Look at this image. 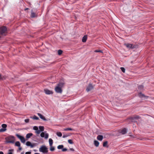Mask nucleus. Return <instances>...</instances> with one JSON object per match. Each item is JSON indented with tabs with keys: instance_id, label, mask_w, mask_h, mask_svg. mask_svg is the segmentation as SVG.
<instances>
[{
	"instance_id": "obj_31",
	"label": "nucleus",
	"mask_w": 154,
	"mask_h": 154,
	"mask_svg": "<svg viewBox=\"0 0 154 154\" xmlns=\"http://www.w3.org/2000/svg\"><path fill=\"white\" fill-rule=\"evenodd\" d=\"M2 127L3 128H6L7 127V125L5 124H2Z\"/></svg>"
},
{
	"instance_id": "obj_9",
	"label": "nucleus",
	"mask_w": 154,
	"mask_h": 154,
	"mask_svg": "<svg viewBox=\"0 0 154 154\" xmlns=\"http://www.w3.org/2000/svg\"><path fill=\"white\" fill-rule=\"evenodd\" d=\"M93 86L91 84H89L86 89L87 91L88 92L93 88Z\"/></svg>"
},
{
	"instance_id": "obj_23",
	"label": "nucleus",
	"mask_w": 154,
	"mask_h": 154,
	"mask_svg": "<svg viewBox=\"0 0 154 154\" xmlns=\"http://www.w3.org/2000/svg\"><path fill=\"white\" fill-rule=\"evenodd\" d=\"M68 130L74 131V130L73 129H72L71 128H65L64 129V131H67Z\"/></svg>"
},
{
	"instance_id": "obj_6",
	"label": "nucleus",
	"mask_w": 154,
	"mask_h": 154,
	"mask_svg": "<svg viewBox=\"0 0 154 154\" xmlns=\"http://www.w3.org/2000/svg\"><path fill=\"white\" fill-rule=\"evenodd\" d=\"M124 45L129 48L133 49L135 48V45L131 44L126 43L124 44Z\"/></svg>"
},
{
	"instance_id": "obj_8",
	"label": "nucleus",
	"mask_w": 154,
	"mask_h": 154,
	"mask_svg": "<svg viewBox=\"0 0 154 154\" xmlns=\"http://www.w3.org/2000/svg\"><path fill=\"white\" fill-rule=\"evenodd\" d=\"M44 91L47 94H53V92L52 91H50L48 89H44Z\"/></svg>"
},
{
	"instance_id": "obj_41",
	"label": "nucleus",
	"mask_w": 154,
	"mask_h": 154,
	"mask_svg": "<svg viewBox=\"0 0 154 154\" xmlns=\"http://www.w3.org/2000/svg\"><path fill=\"white\" fill-rule=\"evenodd\" d=\"M31 153V152H26L25 154H30Z\"/></svg>"
},
{
	"instance_id": "obj_26",
	"label": "nucleus",
	"mask_w": 154,
	"mask_h": 154,
	"mask_svg": "<svg viewBox=\"0 0 154 154\" xmlns=\"http://www.w3.org/2000/svg\"><path fill=\"white\" fill-rule=\"evenodd\" d=\"M31 17L33 18L34 17H36V15L33 12H32L31 13Z\"/></svg>"
},
{
	"instance_id": "obj_49",
	"label": "nucleus",
	"mask_w": 154,
	"mask_h": 154,
	"mask_svg": "<svg viewBox=\"0 0 154 154\" xmlns=\"http://www.w3.org/2000/svg\"><path fill=\"white\" fill-rule=\"evenodd\" d=\"M34 154H40L39 153H34Z\"/></svg>"
},
{
	"instance_id": "obj_1",
	"label": "nucleus",
	"mask_w": 154,
	"mask_h": 154,
	"mask_svg": "<svg viewBox=\"0 0 154 154\" xmlns=\"http://www.w3.org/2000/svg\"><path fill=\"white\" fill-rule=\"evenodd\" d=\"M64 85V83L62 82H60L55 88V91L58 93L61 94L62 92V88Z\"/></svg>"
},
{
	"instance_id": "obj_11",
	"label": "nucleus",
	"mask_w": 154,
	"mask_h": 154,
	"mask_svg": "<svg viewBox=\"0 0 154 154\" xmlns=\"http://www.w3.org/2000/svg\"><path fill=\"white\" fill-rule=\"evenodd\" d=\"M127 132V129L125 128H123L121 131L120 133L122 134H125Z\"/></svg>"
},
{
	"instance_id": "obj_12",
	"label": "nucleus",
	"mask_w": 154,
	"mask_h": 154,
	"mask_svg": "<svg viewBox=\"0 0 154 154\" xmlns=\"http://www.w3.org/2000/svg\"><path fill=\"white\" fill-rule=\"evenodd\" d=\"M37 114L41 119L45 121H46V119L45 118V117L42 116L41 114L40 113H38Z\"/></svg>"
},
{
	"instance_id": "obj_30",
	"label": "nucleus",
	"mask_w": 154,
	"mask_h": 154,
	"mask_svg": "<svg viewBox=\"0 0 154 154\" xmlns=\"http://www.w3.org/2000/svg\"><path fill=\"white\" fill-rule=\"evenodd\" d=\"M50 150L51 151H54L55 149V148L54 147L52 146H50Z\"/></svg>"
},
{
	"instance_id": "obj_3",
	"label": "nucleus",
	"mask_w": 154,
	"mask_h": 154,
	"mask_svg": "<svg viewBox=\"0 0 154 154\" xmlns=\"http://www.w3.org/2000/svg\"><path fill=\"white\" fill-rule=\"evenodd\" d=\"M39 151L44 153H47L48 152V149L45 146H42L39 148Z\"/></svg>"
},
{
	"instance_id": "obj_37",
	"label": "nucleus",
	"mask_w": 154,
	"mask_h": 154,
	"mask_svg": "<svg viewBox=\"0 0 154 154\" xmlns=\"http://www.w3.org/2000/svg\"><path fill=\"white\" fill-rule=\"evenodd\" d=\"M41 132V131L38 129V130H37L36 131H35V132L37 134H39Z\"/></svg>"
},
{
	"instance_id": "obj_32",
	"label": "nucleus",
	"mask_w": 154,
	"mask_h": 154,
	"mask_svg": "<svg viewBox=\"0 0 154 154\" xmlns=\"http://www.w3.org/2000/svg\"><path fill=\"white\" fill-rule=\"evenodd\" d=\"M63 51L60 50H59L58 51V54L59 55H61Z\"/></svg>"
},
{
	"instance_id": "obj_7",
	"label": "nucleus",
	"mask_w": 154,
	"mask_h": 154,
	"mask_svg": "<svg viewBox=\"0 0 154 154\" xmlns=\"http://www.w3.org/2000/svg\"><path fill=\"white\" fill-rule=\"evenodd\" d=\"M40 136L42 137H44L45 139H47L48 137V133L45 134L44 132H42Z\"/></svg>"
},
{
	"instance_id": "obj_16",
	"label": "nucleus",
	"mask_w": 154,
	"mask_h": 154,
	"mask_svg": "<svg viewBox=\"0 0 154 154\" xmlns=\"http://www.w3.org/2000/svg\"><path fill=\"white\" fill-rule=\"evenodd\" d=\"M87 39V35H84L82 38V41L83 42H85L86 41Z\"/></svg>"
},
{
	"instance_id": "obj_15",
	"label": "nucleus",
	"mask_w": 154,
	"mask_h": 154,
	"mask_svg": "<svg viewBox=\"0 0 154 154\" xmlns=\"http://www.w3.org/2000/svg\"><path fill=\"white\" fill-rule=\"evenodd\" d=\"M33 135V134L32 133H29L27 134L26 135V137L27 139H29Z\"/></svg>"
},
{
	"instance_id": "obj_40",
	"label": "nucleus",
	"mask_w": 154,
	"mask_h": 154,
	"mask_svg": "<svg viewBox=\"0 0 154 154\" xmlns=\"http://www.w3.org/2000/svg\"><path fill=\"white\" fill-rule=\"evenodd\" d=\"M12 151V150H9V152L8 153V154H12V152H11Z\"/></svg>"
},
{
	"instance_id": "obj_27",
	"label": "nucleus",
	"mask_w": 154,
	"mask_h": 154,
	"mask_svg": "<svg viewBox=\"0 0 154 154\" xmlns=\"http://www.w3.org/2000/svg\"><path fill=\"white\" fill-rule=\"evenodd\" d=\"M57 136L59 137H61L62 136V134L61 132H58L57 133Z\"/></svg>"
},
{
	"instance_id": "obj_36",
	"label": "nucleus",
	"mask_w": 154,
	"mask_h": 154,
	"mask_svg": "<svg viewBox=\"0 0 154 154\" xmlns=\"http://www.w3.org/2000/svg\"><path fill=\"white\" fill-rule=\"evenodd\" d=\"M68 142L70 144H72L73 143V142H72V140L71 139L69 140H68Z\"/></svg>"
},
{
	"instance_id": "obj_22",
	"label": "nucleus",
	"mask_w": 154,
	"mask_h": 154,
	"mask_svg": "<svg viewBox=\"0 0 154 154\" xmlns=\"http://www.w3.org/2000/svg\"><path fill=\"white\" fill-rule=\"evenodd\" d=\"M39 130L41 131H44V126H39Z\"/></svg>"
},
{
	"instance_id": "obj_19",
	"label": "nucleus",
	"mask_w": 154,
	"mask_h": 154,
	"mask_svg": "<svg viewBox=\"0 0 154 154\" xmlns=\"http://www.w3.org/2000/svg\"><path fill=\"white\" fill-rule=\"evenodd\" d=\"M49 142L50 146H51L53 143V140L51 138H50L49 139Z\"/></svg>"
},
{
	"instance_id": "obj_35",
	"label": "nucleus",
	"mask_w": 154,
	"mask_h": 154,
	"mask_svg": "<svg viewBox=\"0 0 154 154\" xmlns=\"http://www.w3.org/2000/svg\"><path fill=\"white\" fill-rule=\"evenodd\" d=\"M38 128L37 126H34L33 127V129L36 131L38 130Z\"/></svg>"
},
{
	"instance_id": "obj_2",
	"label": "nucleus",
	"mask_w": 154,
	"mask_h": 154,
	"mask_svg": "<svg viewBox=\"0 0 154 154\" xmlns=\"http://www.w3.org/2000/svg\"><path fill=\"white\" fill-rule=\"evenodd\" d=\"M6 143H14L15 140V137L11 135L5 138Z\"/></svg>"
},
{
	"instance_id": "obj_14",
	"label": "nucleus",
	"mask_w": 154,
	"mask_h": 154,
	"mask_svg": "<svg viewBox=\"0 0 154 154\" xmlns=\"http://www.w3.org/2000/svg\"><path fill=\"white\" fill-rule=\"evenodd\" d=\"M138 95L139 97L141 98L143 97H146L144 94H142L141 92L139 93L138 94Z\"/></svg>"
},
{
	"instance_id": "obj_20",
	"label": "nucleus",
	"mask_w": 154,
	"mask_h": 154,
	"mask_svg": "<svg viewBox=\"0 0 154 154\" xmlns=\"http://www.w3.org/2000/svg\"><path fill=\"white\" fill-rule=\"evenodd\" d=\"M30 118L35 120H38L39 118L36 116L34 115L33 117H31Z\"/></svg>"
},
{
	"instance_id": "obj_48",
	"label": "nucleus",
	"mask_w": 154,
	"mask_h": 154,
	"mask_svg": "<svg viewBox=\"0 0 154 154\" xmlns=\"http://www.w3.org/2000/svg\"><path fill=\"white\" fill-rule=\"evenodd\" d=\"M2 79V78H1V75L0 74V79Z\"/></svg>"
},
{
	"instance_id": "obj_24",
	"label": "nucleus",
	"mask_w": 154,
	"mask_h": 154,
	"mask_svg": "<svg viewBox=\"0 0 154 154\" xmlns=\"http://www.w3.org/2000/svg\"><path fill=\"white\" fill-rule=\"evenodd\" d=\"M63 148V145H59L58 146L57 148L58 149H62Z\"/></svg>"
},
{
	"instance_id": "obj_13",
	"label": "nucleus",
	"mask_w": 154,
	"mask_h": 154,
	"mask_svg": "<svg viewBox=\"0 0 154 154\" xmlns=\"http://www.w3.org/2000/svg\"><path fill=\"white\" fill-rule=\"evenodd\" d=\"M103 138V137L102 135H98L97 137V139L99 141H102Z\"/></svg>"
},
{
	"instance_id": "obj_4",
	"label": "nucleus",
	"mask_w": 154,
	"mask_h": 154,
	"mask_svg": "<svg viewBox=\"0 0 154 154\" xmlns=\"http://www.w3.org/2000/svg\"><path fill=\"white\" fill-rule=\"evenodd\" d=\"M7 29L6 26H3L0 28V33L2 35H5Z\"/></svg>"
},
{
	"instance_id": "obj_33",
	"label": "nucleus",
	"mask_w": 154,
	"mask_h": 154,
	"mask_svg": "<svg viewBox=\"0 0 154 154\" xmlns=\"http://www.w3.org/2000/svg\"><path fill=\"white\" fill-rule=\"evenodd\" d=\"M94 51L95 52H101L102 53H103V52L102 51L98 50H95Z\"/></svg>"
},
{
	"instance_id": "obj_5",
	"label": "nucleus",
	"mask_w": 154,
	"mask_h": 154,
	"mask_svg": "<svg viewBox=\"0 0 154 154\" xmlns=\"http://www.w3.org/2000/svg\"><path fill=\"white\" fill-rule=\"evenodd\" d=\"M16 135L19 139L20 140L21 142L23 143H25V138L23 137L22 136H20L18 134H16Z\"/></svg>"
},
{
	"instance_id": "obj_18",
	"label": "nucleus",
	"mask_w": 154,
	"mask_h": 154,
	"mask_svg": "<svg viewBox=\"0 0 154 154\" xmlns=\"http://www.w3.org/2000/svg\"><path fill=\"white\" fill-rule=\"evenodd\" d=\"M138 89L140 91H142L144 90L143 86L142 85H139L138 87Z\"/></svg>"
},
{
	"instance_id": "obj_50",
	"label": "nucleus",
	"mask_w": 154,
	"mask_h": 154,
	"mask_svg": "<svg viewBox=\"0 0 154 154\" xmlns=\"http://www.w3.org/2000/svg\"><path fill=\"white\" fill-rule=\"evenodd\" d=\"M24 154V153L23 152H21V154Z\"/></svg>"
},
{
	"instance_id": "obj_47",
	"label": "nucleus",
	"mask_w": 154,
	"mask_h": 154,
	"mask_svg": "<svg viewBox=\"0 0 154 154\" xmlns=\"http://www.w3.org/2000/svg\"><path fill=\"white\" fill-rule=\"evenodd\" d=\"M70 150L72 151H74V149L72 148H71V149H70Z\"/></svg>"
},
{
	"instance_id": "obj_29",
	"label": "nucleus",
	"mask_w": 154,
	"mask_h": 154,
	"mask_svg": "<svg viewBox=\"0 0 154 154\" xmlns=\"http://www.w3.org/2000/svg\"><path fill=\"white\" fill-rule=\"evenodd\" d=\"M108 142L106 141L103 143V147H106L107 144Z\"/></svg>"
},
{
	"instance_id": "obj_43",
	"label": "nucleus",
	"mask_w": 154,
	"mask_h": 154,
	"mask_svg": "<svg viewBox=\"0 0 154 154\" xmlns=\"http://www.w3.org/2000/svg\"><path fill=\"white\" fill-rule=\"evenodd\" d=\"M130 137H131L132 138H134V137L133 135H130Z\"/></svg>"
},
{
	"instance_id": "obj_45",
	"label": "nucleus",
	"mask_w": 154,
	"mask_h": 154,
	"mask_svg": "<svg viewBox=\"0 0 154 154\" xmlns=\"http://www.w3.org/2000/svg\"><path fill=\"white\" fill-rule=\"evenodd\" d=\"M20 147L19 148V150H21L22 149V148L21 147Z\"/></svg>"
},
{
	"instance_id": "obj_10",
	"label": "nucleus",
	"mask_w": 154,
	"mask_h": 154,
	"mask_svg": "<svg viewBox=\"0 0 154 154\" xmlns=\"http://www.w3.org/2000/svg\"><path fill=\"white\" fill-rule=\"evenodd\" d=\"M26 144L27 146H30L31 148H33L34 146H35L34 144H32L29 141L27 142Z\"/></svg>"
},
{
	"instance_id": "obj_44",
	"label": "nucleus",
	"mask_w": 154,
	"mask_h": 154,
	"mask_svg": "<svg viewBox=\"0 0 154 154\" xmlns=\"http://www.w3.org/2000/svg\"><path fill=\"white\" fill-rule=\"evenodd\" d=\"M0 154H4V153L2 152L1 151L0 152Z\"/></svg>"
},
{
	"instance_id": "obj_38",
	"label": "nucleus",
	"mask_w": 154,
	"mask_h": 154,
	"mask_svg": "<svg viewBox=\"0 0 154 154\" xmlns=\"http://www.w3.org/2000/svg\"><path fill=\"white\" fill-rule=\"evenodd\" d=\"M24 121L26 123H28L29 122V119H25Z\"/></svg>"
},
{
	"instance_id": "obj_25",
	"label": "nucleus",
	"mask_w": 154,
	"mask_h": 154,
	"mask_svg": "<svg viewBox=\"0 0 154 154\" xmlns=\"http://www.w3.org/2000/svg\"><path fill=\"white\" fill-rule=\"evenodd\" d=\"M15 145L18 147L20 146V143L19 141H17L15 143Z\"/></svg>"
},
{
	"instance_id": "obj_42",
	"label": "nucleus",
	"mask_w": 154,
	"mask_h": 154,
	"mask_svg": "<svg viewBox=\"0 0 154 154\" xmlns=\"http://www.w3.org/2000/svg\"><path fill=\"white\" fill-rule=\"evenodd\" d=\"M67 136H66L65 135H63V138H65V137H67Z\"/></svg>"
},
{
	"instance_id": "obj_39",
	"label": "nucleus",
	"mask_w": 154,
	"mask_h": 154,
	"mask_svg": "<svg viewBox=\"0 0 154 154\" xmlns=\"http://www.w3.org/2000/svg\"><path fill=\"white\" fill-rule=\"evenodd\" d=\"M67 150V149L66 148H63L62 149V151L63 152H65V151H66Z\"/></svg>"
},
{
	"instance_id": "obj_28",
	"label": "nucleus",
	"mask_w": 154,
	"mask_h": 154,
	"mask_svg": "<svg viewBox=\"0 0 154 154\" xmlns=\"http://www.w3.org/2000/svg\"><path fill=\"white\" fill-rule=\"evenodd\" d=\"M6 128H2L0 129V132H5L6 131Z\"/></svg>"
},
{
	"instance_id": "obj_17",
	"label": "nucleus",
	"mask_w": 154,
	"mask_h": 154,
	"mask_svg": "<svg viewBox=\"0 0 154 154\" xmlns=\"http://www.w3.org/2000/svg\"><path fill=\"white\" fill-rule=\"evenodd\" d=\"M94 143L96 146L98 147L99 146V143L98 141L96 140H94Z\"/></svg>"
},
{
	"instance_id": "obj_34",
	"label": "nucleus",
	"mask_w": 154,
	"mask_h": 154,
	"mask_svg": "<svg viewBox=\"0 0 154 154\" xmlns=\"http://www.w3.org/2000/svg\"><path fill=\"white\" fill-rule=\"evenodd\" d=\"M120 69L123 72L125 73V69L124 68L121 67L120 68Z\"/></svg>"
},
{
	"instance_id": "obj_46",
	"label": "nucleus",
	"mask_w": 154,
	"mask_h": 154,
	"mask_svg": "<svg viewBox=\"0 0 154 154\" xmlns=\"http://www.w3.org/2000/svg\"><path fill=\"white\" fill-rule=\"evenodd\" d=\"M28 9H29V8H26V9H24V10H25V11H26V10H28Z\"/></svg>"
},
{
	"instance_id": "obj_21",
	"label": "nucleus",
	"mask_w": 154,
	"mask_h": 154,
	"mask_svg": "<svg viewBox=\"0 0 154 154\" xmlns=\"http://www.w3.org/2000/svg\"><path fill=\"white\" fill-rule=\"evenodd\" d=\"M132 119H138L140 118V117L139 116H136L131 118Z\"/></svg>"
}]
</instances>
